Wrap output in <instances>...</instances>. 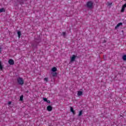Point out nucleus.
<instances>
[{
  "label": "nucleus",
  "instance_id": "nucleus-1",
  "mask_svg": "<svg viewBox=\"0 0 126 126\" xmlns=\"http://www.w3.org/2000/svg\"><path fill=\"white\" fill-rule=\"evenodd\" d=\"M93 1H89L87 2L86 6L88 8H89L90 9H92L93 8Z\"/></svg>",
  "mask_w": 126,
  "mask_h": 126
},
{
  "label": "nucleus",
  "instance_id": "nucleus-2",
  "mask_svg": "<svg viewBox=\"0 0 126 126\" xmlns=\"http://www.w3.org/2000/svg\"><path fill=\"white\" fill-rule=\"evenodd\" d=\"M17 82L18 84L20 85H23L24 84V80H23V78L20 77H19L17 79Z\"/></svg>",
  "mask_w": 126,
  "mask_h": 126
},
{
  "label": "nucleus",
  "instance_id": "nucleus-3",
  "mask_svg": "<svg viewBox=\"0 0 126 126\" xmlns=\"http://www.w3.org/2000/svg\"><path fill=\"white\" fill-rule=\"evenodd\" d=\"M8 63L10 65H13L14 64V61L12 59L9 60Z\"/></svg>",
  "mask_w": 126,
  "mask_h": 126
},
{
  "label": "nucleus",
  "instance_id": "nucleus-4",
  "mask_svg": "<svg viewBox=\"0 0 126 126\" xmlns=\"http://www.w3.org/2000/svg\"><path fill=\"white\" fill-rule=\"evenodd\" d=\"M76 56L75 55H72V57L71 58V60L70 61V63H72L75 61V59Z\"/></svg>",
  "mask_w": 126,
  "mask_h": 126
},
{
  "label": "nucleus",
  "instance_id": "nucleus-5",
  "mask_svg": "<svg viewBox=\"0 0 126 126\" xmlns=\"http://www.w3.org/2000/svg\"><path fill=\"white\" fill-rule=\"evenodd\" d=\"M47 111L51 112L53 110V107L51 105H48L47 107Z\"/></svg>",
  "mask_w": 126,
  "mask_h": 126
},
{
  "label": "nucleus",
  "instance_id": "nucleus-6",
  "mask_svg": "<svg viewBox=\"0 0 126 126\" xmlns=\"http://www.w3.org/2000/svg\"><path fill=\"white\" fill-rule=\"evenodd\" d=\"M123 25V23H118L117 26L115 27V29H117V28H118V27H120V26Z\"/></svg>",
  "mask_w": 126,
  "mask_h": 126
},
{
  "label": "nucleus",
  "instance_id": "nucleus-7",
  "mask_svg": "<svg viewBox=\"0 0 126 126\" xmlns=\"http://www.w3.org/2000/svg\"><path fill=\"white\" fill-rule=\"evenodd\" d=\"M83 94V92L81 91H78L77 93L78 96H82Z\"/></svg>",
  "mask_w": 126,
  "mask_h": 126
},
{
  "label": "nucleus",
  "instance_id": "nucleus-8",
  "mask_svg": "<svg viewBox=\"0 0 126 126\" xmlns=\"http://www.w3.org/2000/svg\"><path fill=\"white\" fill-rule=\"evenodd\" d=\"M34 42H35V43H36V45H37V44H39V43H40V40L35 39V40H34Z\"/></svg>",
  "mask_w": 126,
  "mask_h": 126
},
{
  "label": "nucleus",
  "instance_id": "nucleus-9",
  "mask_svg": "<svg viewBox=\"0 0 126 126\" xmlns=\"http://www.w3.org/2000/svg\"><path fill=\"white\" fill-rule=\"evenodd\" d=\"M70 111L73 113V115H75V111L73 110V108L70 107Z\"/></svg>",
  "mask_w": 126,
  "mask_h": 126
},
{
  "label": "nucleus",
  "instance_id": "nucleus-10",
  "mask_svg": "<svg viewBox=\"0 0 126 126\" xmlns=\"http://www.w3.org/2000/svg\"><path fill=\"white\" fill-rule=\"evenodd\" d=\"M17 34L18 35V37L20 38V36H21V32L20 31H18Z\"/></svg>",
  "mask_w": 126,
  "mask_h": 126
},
{
  "label": "nucleus",
  "instance_id": "nucleus-11",
  "mask_svg": "<svg viewBox=\"0 0 126 126\" xmlns=\"http://www.w3.org/2000/svg\"><path fill=\"white\" fill-rule=\"evenodd\" d=\"M57 71V68L56 67L52 68V71H53V72H55V71Z\"/></svg>",
  "mask_w": 126,
  "mask_h": 126
},
{
  "label": "nucleus",
  "instance_id": "nucleus-12",
  "mask_svg": "<svg viewBox=\"0 0 126 126\" xmlns=\"http://www.w3.org/2000/svg\"><path fill=\"white\" fill-rule=\"evenodd\" d=\"M52 76H57V75H58V73H57V72H52Z\"/></svg>",
  "mask_w": 126,
  "mask_h": 126
},
{
  "label": "nucleus",
  "instance_id": "nucleus-13",
  "mask_svg": "<svg viewBox=\"0 0 126 126\" xmlns=\"http://www.w3.org/2000/svg\"><path fill=\"white\" fill-rule=\"evenodd\" d=\"M3 68V66H2V65H1V62L0 61V70H2Z\"/></svg>",
  "mask_w": 126,
  "mask_h": 126
},
{
  "label": "nucleus",
  "instance_id": "nucleus-14",
  "mask_svg": "<svg viewBox=\"0 0 126 126\" xmlns=\"http://www.w3.org/2000/svg\"><path fill=\"white\" fill-rule=\"evenodd\" d=\"M4 11H5V10H4V8H2L0 9V13L4 12Z\"/></svg>",
  "mask_w": 126,
  "mask_h": 126
},
{
  "label": "nucleus",
  "instance_id": "nucleus-15",
  "mask_svg": "<svg viewBox=\"0 0 126 126\" xmlns=\"http://www.w3.org/2000/svg\"><path fill=\"white\" fill-rule=\"evenodd\" d=\"M122 59L123 61H126V55H125L123 56Z\"/></svg>",
  "mask_w": 126,
  "mask_h": 126
},
{
  "label": "nucleus",
  "instance_id": "nucleus-16",
  "mask_svg": "<svg viewBox=\"0 0 126 126\" xmlns=\"http://www.w3.org/2000/svg\"><path fill=\"white\" fill-rule=\"evenodd\" d=\"M23 97H24L23 95H21V96L20 97V100L23 101Z\"/></svg>",
  "mask_w": 126,
  "mask_h": 126
},
{
  "label": "nucleus",
  "instance_id": "nucleus-17",
  "mask_svg": "<svg viewBox=\"0 0 126 126\" xmlns=\"http://www.w3.org/2000/svg\"><path fill=\"white\" fill-rule=\"evenodd\" d=\"M82 110H81L80 112H79V113L78 114V116L79 117H80V116H82Z\"/></svg>",
  "mask_w": 126,
  "mask_h": 126
},
{
  "label": "nucleus",
  "instance_id": "nucleus-18",
  "mask_svg": "<svg viewBox=\"0 0 126 126\" xmlns=\"http://www.w3.org/2000/svg\"><path fill=\"white\" fill-rule=\"evenodd\" d=\"M43 100L45 102H47V101L48 100V99H47V98L43 97Z\"/></svg>",
  "mask_w": 126,
  "mask_h": 126
},
{
  "label": "nucleus",
  "instance_id": "nucleus-19",
  "mask_svg": "<svg viewBox=\"0 0 126 126\" xmlns=\"http://www.w3.org/2000/svg\"><path fill=\"white\" fill-rule=\"evenodd\" d=\"M44 81H46V82H48V78H44Z\"/></svg>",
  "mask_w": 126,
  "mask_h": 126
},
{
  "label": "nucleus",
  "instance_id": "nucleus-20",
  "mask_svg": "<svg viewBox=\"0 0 126 126\" xmlns=\"http://www.w3.org/2000/svg\"><path fill=\"white\" fill-rule=\"evenodd\" d=\"M65 34H66V33H65V32H63V36H65Z\"/></svg>",
  "mask_w": 126,
  "mask_h": 126
},
{
  "label": "nucleus",
  "instance_id": "nucleus-21",
  "mask_svg": "<svg viewBox=\"0 0 126 126\" xmlns=\"http://www.w3.org/2000/svg\"><path fill=\"white\" fill-rule=\"evenodd\" d=\"M46 102H47V103H48V104H50V103H51V101L48 100H47V101Z\"/></svg>",
  "mask_w": 126,
  "mask_h": 126
},
{
  "label": "nucleus",
  "instance_id": "nucleus-22",
  "mask_svg": "<svg viewBox=\"0 0 126 126\" xmlns=\"http://www.w3.org/2000/svg\"><path fill=\"white\" fill-rule=\"evenodd\" d=\"M11 104V101H9L8 102V105H10Z\"/></svg>",
  "mask_w": 126,
  "mask_h": 126
},
{
  "label": "nucleus",
  "instance_id": "nucleus-23",
  "mask_svg": "<svg viewBox=\"0 0 126 126\" xmlns=\"http://www.w3.org/2000/svg\"><path fill=\"white\" fill-rule=\"evenodd\" d=\"M107 42V41H106V40H104L102 42V43H106Z\"/></svg>",
  "mask_w": 126,
  "mask_h": 126
},
{
  "label": "nucleus",
  "instance_id": "nucleus-24",
  "mask_svg": "<svg viewBox=\"0 0 126 126\" xmlns=\"http://www.w3.org/2000/svg\"><path fill=\"white\" fill-rule=\"evenodd\" d=\"M1 53V48H0V54Z\"/></svg>",
  "mask_w": 126,
  "mask_h": 126
},
{
  "label": "nucleus",
  "instance_id": "nucleus-25",
  "mask_svg": "<svg viewBox=\"0 0 126 126\" xmlns=\"http://www.w3.org/2000/svg\"><path fill=\"white\" fill-rule=\"evenodd\" d=\"M112 4V3H109V4H108V5H111Z\"/></svg>",
  "mask_w": 126,
  "mask_h": 126
},
{
  "label": "nucleus",
  "instance_id": "nucleus-26",
  "mask_svg": "<svg viewBox=\"0 0 126 126\" xmlns=\"http://www.w3.org/2000/svg\"><path fill=\"white\" fill-rule=\"evenodd\" d=\"M32 46H34V44H32Z\"/></svg>",
  "mask_w": 126,
  "mask_h": 126
}]
</instances>
